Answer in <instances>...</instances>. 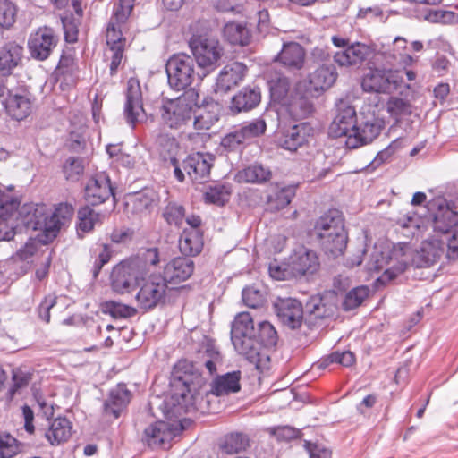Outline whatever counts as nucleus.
Masks as SVG:
<instances>
[{
    "label": "nucleus",
    "instance_id": "53",
    "mask_svg": "<svg viewBox=\"0 0 458 458\" xmlns=\"http://www.w3.org/2000/svg\"><path fill=\"white\" fill-rule=\"evenodd\" d=\"M231 194L230 188L226 185L216 184L210 186L205 193L207 202L223 206L229 200Z\"/></svg>",
    "mask_w": 458,
    "mask_h": 458
},
{
    "label": "nucleus",
    "instance_id": "20",
    "mask_svg": "<svg viewBox=\"0 0 458 458\" xmlns=\"http://www.w3.org/2000/svg\"><path fill=\"white\" fill-rule=\"evenodd\" d=\"M446 242L444 239L431 237L422 242L420 251L412 259L417 267H428L437 263L446 251Z\"/></svg>",
    "mask_w": 458,
    "mask_h": 458
},
{
    "label": "nucleus",
    "instance_id": "28",
    "mask_svg": "<svg viewBox=\"0 0 458 458\" xmlns=\"http://www.w3.org/2000/svg\"><path fill=\"white\" fill-rule=\"evenodd\" d=\"M312 131V127L307 123L295 124L283 134L281 146L287 150L295 151L308 142Z\"/></svg>",
    "mask_w": 458,
    "mask_h": 458
},
{
    "label": "nucleus",
    "instance_id": "3",
    "mask_svg": "<svg viewBox=\"0 0 458 458\" xmlns=\"http://www.w3.org/2000/svg\"><path fill=\"white\" fill-rule=\"evenodd\" d=\"M157 248L146 250L141 256L123 261L116 266L112 273V287L119 293L131 292L144 281L149 267L159 262Z\"/></svg>",
    "mask_w": 458,
    "mask_h": 458
},
{
    "label": "nucleus",
    "instance_id": "54",
    "mask_svg": "<svg viewBox=\"0 0 458 458\" xmlns=\"http://www.w3.org/2000/svg\"><path fill=\"white\" fill-rule=\"evenodd\" d=\"M369 289L366 285L354 287L345 293V311L358 308L369 296Z\"/></svg>",
    "mask_w": 458,
    "mask_h": 458
},
{
    "label": "nucleus",
    "instance_id": "24",
    "mask_svg": "<svg viewBox=\"0 0 458 458\" xmlns=\"http://www.w3.org/2000/svg\"><path fill=\"white\" fill-rule=\"evenodd\" d=\"M318 265L317 254L305 247L296 249L289 259V267L293 277H299L307 273L312 274L318 269Z\"/></svg>",
    "mask_w": 458,
    "mask_h": 458
},
{
    "label": "nucleus",
    "instance_id": "13",
    "mask_svg": "<svg viewBox=\"0 0 458 458\" xmlns=\"http://www.w3.org/2000/svg\"><path fill=\"white\" fill-rule=\"evenodd\" d=\"M437 210L431 215L432 237L445 242L458 222V213L454 211L445 199H438L432 204Z\"/></svg>",
    "mask_w": 458,
    "mask_h": 458
},
{
    "label": "nucleus",
    "instance_id": "60",
    "mask_svg": "<svg viewBox=\"0 0 458 458\" xmlns=\"http://www.w3.org/2000/svg\"><path fill=\"white\" fill-rule=\"evenodd\" d=\"M38 239H31L30 240L25 246L18 250L17 256L22 260H28L32 256L36 255L38 252L39 248L42 247V244H46L48 242H45L46 235L42 233V235H38Z\"/></svg>",
    "mask_w": 458,
    "mask_h": 458
},
{
    "label": "nucleus",
    "instance_id": "56",
    "mask_svg": "<svg viewBox=\"0 0 458 458\" xmlns=\"http://www.w3.org/2000/svg\"><path fill=\"white\" fill-rule=\"evenodd\" d=\"M425 19L434 23L455 24L458 23V13L448 10H430Z\"/></svg>",
    "mask_w": 458,
    "mask_h": 458
},
{
    "label": "nucleus",
    "instance_id": "39",
    "mask_svg": "<svg viewBox=\"0 0 458 458\" xmlns=\"http://www.w3.org/2000/svg\"><path fill=\"white\" fill-rule=\"evenodd\" d=\"M203 248L202 236L199 230H184L179 240L181 252L187 256L198 255Z\"/></svg>",
    "mask_w": 458,
    "mask_h": 458
},
{
    "label": "nucleus",
    "instance_id": "32",
    "mask_svg": "<svg viewBox=\"0 0 458 458\" xmlns=\"http://www.w3.org/2000/svg\"><path fill=\"white\" fill-rule=\"evenodd\" d=\"M260 99L261 93L259 88L245 87L232 98L230 109L235 114L247 112L255 108Z\"/></svg>",
    "mask_w": 458,
    "mask_h": 458
},
{
    "label": "nucleus",
    "instance_id": "1",
    "mask_svg": "<svg viewBox=\"0 0 458 458\" xmlns=\"http://www.w3.org/2000/svg\"><path fill=\"white\" fill-rule=\"evenodd\" d=\"M221 363L222 356L213 344L208 343L202 346L198 352L194 363L191 364L190 369L179 377V381L182 385V389L177 394L182 399L180 403L185 407L196 406L201 389L207 381L200 369L205 368L211 376L216 372L217 365Z\"/></svg>",
    "mask_w": 458,
    "mask_h": 458
},
{
    "label": "nucleus",
    "instance_id": "58",
    "mask_svg": "<svg viewBox=\"0 0 458 458\" xmlns=\"http://www.w3.org/2000/svg\"><path fill=\"white\" fill-rule=\"evenodd\" d=\"M63 169L67 180L77 181L84 170L83 160L80 157H69Z\"/></svg>",
    "mask_w": 458,
    "mask_h": 458
},
{
    "label": "nucleus",
    "instance_id": "61",
    "mask_svg": "<svg viewBox=\"0 0 458 458\" xmlns=\"http://www.w3.org/2000/svg\"><path fill=\"white\" fill-rule=\"evenodd\" d=\"M16 8L8 0H0V26L9 28L15 21Z\"/></svg>",
    "mask_w": 458,
    "mask_h": 458
},
{
    "label": "nucleus",
    "instance_id": "10",
    "mask_svg": "<svg viewBox=\"0 0 458 458\" xmlns=\"http://www.w3.org/2000/svg\"><path fill=\"white\" fill-rule=\"evenodd\" d=\"M355 114L352 106H345V118L352 117ZM345 125H347L346 120ZM384 125L383 120L373 116L360 122L356 121L351 130L345 126V148L354 149L370 143L379 135Z\"/></svg>",
    "mask_w": 458,
    "mask_h": 458
},
{
    "label": "nucleus",
    "instance_id": "48",
    "mask_svg": "<svg viewBox=\"0 0 458 458\" xmlns=\"http://www.w3.org/2000/svg\"><path fill=\"white\" fill-rule=\"evenodd\" d=\"M163 217L170 226L179 230L185 218V208L176 202H169L163 210Z\"/></svg>",
    "mask_w": 458,
    "mask_h": 458
},
{
    "label": "nucleus",
    "instance_id": "36",
    "mask_svg": "<svg viewBox=\"0 0 458 458\" xmlns=\"http://www.w3.org/2000/svg\"><path fill=\"white\" fill-rule=\"evenodd\" d=\"M389 84L386 71L380 69H369L361 80V88L366 92H385Z\"/></svg>",
    "mask_w": 458,
    "mask_h": 458
},
{
    "label": "nucleus",
    "instance_id": "45",
    "mask_svg": "<svg viewBox=\"0 0 458 458\" xmlns=\"http://www.w3.org/2000/svg\"><path fill=\"white\" fill-rule=\"evenodd\" d=\"M154 202V192L146 190L128 196L126 208L131 212L140 214L148 210Z\"/></svg>",
    "mask_w": 458,
    "mask_h": 458
},
{
    "label": "nucleus",
    "instance_id": "9",
    "mask_svg": "<svg viewBox=\"0 0 458 458\" xmlns=\"http://www.w3.org/2000/svg\"><path fill=\"white\" fill-rule=\"evenodd\" d=\"M197 94L187 91L175 99L167 100L160 107L163 123L171 129H182L188 125L193 117V109L197 106Z\"/></svg>",
    "mask_w": 458,
    "mask_h": 458
},
{
    "label": "nucleus",
    "instance_id": "8",
    "mask_svg": "<svg viewBox=\"0 0 458 458\" xmlns=\"http://www.w3.org/2000/svg\"><path fill=\"white\" fill-rule=\"evenodd\" d=\"M193 58L206 76L219 65L225 50L220 41L210 35H193L189 40Z\"/></svg>",
    "mask_w": 458,
    "mask_h": 458
},
{
    "label": "nucleus",
    "instance_id": "2",
    "mask_svg": "<svg viewBox=\"0 0 458 458\" xmlns=\"http://www.w3.org/2000/svg\"><path fill=\"white\" fill-rule=\"evenodd\" d=\"M73 214L74 208L67 202L59 203L50 213L44 204H24L20 211L22 224L29 229L44 233L45 242H52L61 228L70 223Z\"/></svg>",
    "mask_w": 458,
    "mask_h": 458
},
{
    "label": "nucleus",
    "instance_id": "6",
    "mask_svg": "<svg viewBox=\"0 0 458 458\" xmlns=\"http://www.w3.org/2000/svg\"><path fill=\"white\" fill-rule=\"evenodd\" d=\"M165 72L168 84L178 91L186 89L206 77L200 69L196 70L194 58L184 53L173 55L166 62Z\"/></svg>",
    "mask_w": 458,
    "mask_h": 458
},
{
    "label": "nucleus",
    "instance_id": "57",
    "mask_svg": "<svg viewBox=\"0 0 458 458\" xmlns=\"http://www.w3.org/2000/svg\"><path fill=\"white\" fill-rule=\"evenodd\" d=\"M19 451L17 440L6 432H0V458H12Z\"/></svg>",
    "mask_w": 458,
    "mask_h": 458
},
{
    "label": "nucleus",
    "instance_id": "29",
    "mask_svg": "<svg viewBox=\"0 0 458 458\" xmlns=\"http://www.w3.org/2000/svg\"><path fill=\"white\" fill-rule=\"evenodd\" d=\"M245 72L246 66L242 63L234 62L225 65L217 77L216 90H230L242 81Z\"/></svg>",
    "mask_w": 458,
    "mask_h": 458
},
{
    "label": "nucleus",
    "instance_id": "34",
    "mask_svg": "<svg viewBox=\"0 0 458 458\" xmlns=\"http://www.w3.org/2000/svg\"><path fill=\"white\" fill-rule=\"evenodd\" d=\"M220 106L212 102L203 107H199L195 113L193 111V127L197 131L210 130L219 120Z\"/></svg>",
    "mask_w": 458,
    "mask_h": 458
},
{
    "label": "nucleus",
    "instance_id": "38",
    "mask_svg": "<svg viewBox=\"0 0 458 458\" xmlns=\"http://www.w3.org/2000/svg\"><path fill=\"white\" fill-rule=\"evenodd\" d=\"M23 49L16 43L5 44L0 48V71L9 72L21 61Z\"/></svg>",
    "mask_w": 458,
    "mask_h": 458
},
{
    "label": "nucleus",
    "instance_id": "64",
    "mask_svg": "<svg viewBox=\"0 0 458 458\" xmlns=\"http://www.w3.org/2000/svg\"><path fill=\"white\" fill-rule=\"evenodd\" d=\"M95 252L97 253V257L94 261L92 274L93 277L97 278L103 266L109 261L111 258V252L106 244L101 245L99 250H96Z\"/></svg>",
    "mask_w": 458,
    "mask_h": 458
},
{
    "label": "nucleus",
    "instance_id": "19",
    "mask_svg": "<svg viewBox=\"0 0 458 458\" xmlns=\"http://www.w3.org/2000/svg\"><path fill=\"white\" fill-rule=\"evenodd\" d=\"M212 161L211 156L196 153L190 155L179 165L193 182L203 183L209 178Z\"/></svg>",
    "mask_w": 458,
    "mask_h": 458
},
{
    "label": "nucleus",
    "instance_id": "5",
    "mask_svg": "<svg viewBox=\"0 0 458 458\" xmlns=\"http://www.w3.org/2000/svg\"><path fill=\"white\" fill-rule=\"evenodd\" d=\"M409 260L403 247L394 246L389 249L375 246L367 263V269L369 272H379L384 269L379 280L391 281L406 270Z\"/></svg>",
    "mask_w": 458,
    "mask_h": 458
},
{
    "label": "nucleus",
    "instance_id": "33",
    "mask_svg": "<svg viewBox=\"0 0 458 458\" xmlns=\"http://www.w3.org/2000/svg\"><path fill=\"white\" fill-rule=\"evenodd\" d=\"M5 108L13 119L21 121L31 114V98L29 94L10 95L5 101Z\"/></svg>",
    "mask_w": 458,
    "mask_h": 458
},
{
    "label": "nucleus",
    "instance_id": "42",
    "mask_svg": "<svg viewBox=\"0 0 458 458\" xmlns=\"http://www.w3.org/2000/svg\"><path fill=\"white\" fill-rule=\"evenodd\" d=\"M224 35L233 45L246 46L250 41V33L248 28L240 22H228L224 27Z\"/></svg>",
    "mask_w": 458,
    "mask_h": 458
},
{
    "label": "nucleus",
    "instance_id": "35",
    "mask_svg": "<svg viewBox=\"0 0 458 458\" xmlns=\"http://www.w3.org/2000/svg\"><path fill=\"white\" fill-rule=\"evenodd\" d=\"M231 340L239 354L244 356L250 362L259 361L261 346L257 339V335L231 336Z\"/></svg>",
    "mask_w": 458,
    "mask_h": 458
},
{
    "label": "nucleus",
    "instance_id": "43",
    "mask_svg": "<svg viewBox=\"0 0 458 458\" xmlns=\"http://www.w3.org/2000/svg\"><path fill=\"white\" fill-rule=\"evenodd\" d=\"M371 55V48L363 43L354 42L349 45L345 39V66L360 65Z\"/></svg>",
    "mask_w": 458,
    "mask_h": 458
},
{
    "label": "nucleus",
    "instance_id": "63",
    "mask_svg": "<svg viewBox=\"0 0 458 458\" xmlns=\"http://www.w3.org/2000/svg\"><path fill=\"white\" fill-rule=\"evenodd\" d=\"M246 140L244 139V136L242 135V131L239 128L233 130V131L227 133L221 141V145L232 151L235 150L238 147L242 145Z\"/></svg>",
    "mask_w": 458,
    "mask_h": 458
},
{
    "label": "nucleus",
    "instance_id": "27",
    "mask_svg": "<svg viewBox=\"0 0 458 458\" xmlns=\"http://www.w3.org/2000/svg\"><path fill=\"white\" fill-rule=\"evenodd\" d=\"M131 400V393L124 384H118L110 391L109 397L104 403V414L112 416L113 419L119 418L122 411L127 406Z\"/></svg>",
    "mask_w": 458,
    "mask_h": 458
},
{
    "label": "nucleus",
    "instance_id": "22",
    "mask_svg": "<svg viewBox=\"0 0 458 458\" xmlns=\"http://www.w3.org/2000/svg\"><path fill=\"white\" fill-rule=\"evenodd\" d=\"M114 194L109 177L98 174L91 177L85 187V199L90 205H99Z\"/></svg>",
    "mask_w": 458,
    "mask_h": 458
},
{
    "label": "nucleus",
    "instance_id": "40",
    "mask_svg": "<svg viewBox=\"0 0 458 458\" xmlns=\"http://www.w3.org/2000/svg\"><path fill=\"white\" fill-rule=\"evenodd\" d=\"M268 86L272 100L285 106L290 99L288 98L291 87L290 79L285 75L279 74L268 81Z\"/></svg>",
    "mask_w": 458,
    "mask_h": 458
},
{
    "label": "nucleus",
    "instance_id": "31",
    "mask_svg": "<svg viewBox=\"0 0 458 458\" xmlns=\"http://www.w3.org/2000/svg\"><path fill=\"white\" fill-rule=\"evenodd\" d=\"M240 380L241 371L239 370L217 376L211 382L210 389L207 391L206 394L222 396L228 395L232 393H237L241 389Z\"/></svg>",
    "mask_w": 458,
    "mask_h": 458
},
{
    "label": "nucleus",
    "instance_id": "17",
    "mask_svg": "<svg viewBox=\"0 0 458 458\" xmlns=\"http://www.w3.org/2000/svg\"><path fill=\"white\" fill-rule=\"evenodd\" d=\"M20 199L16 196H9L2 194L0 196V241H10L15 235V228L13 224H10L9 220L16 216V218L22 216L20 215Z\"/></svg>",
    "mask_w": 458,
    "mask_h": 458
},
{
    "label": "nucleus",
    "instance_id": "23",
    "mask_svg": "<svg viewBox=\"0 0 458 458\" xmlns=\"http://www.w3.org/2000/svg\"><path fill=\"white\" fill-rule=\"evenodd\" d=\"M194 262L188 257H177L166 264L162 277L168 284H177L186 281L194 271Z\"/></svg>",
    "mask_w": 458,
    "mask_h": 458
},
{
    "label": "nucleus",
    "instance_id": "46",
    "mask_svg": "<svg viewBox=\"0 0 458 458\" xmlns=\"http://www.w3.org/2000/svg\"><path fill=\"white\" fill-rule=\"evenodd\" d=\"M252 317L249 312L239 313L232 323L231 336L256 335Z\"/></svg>",
    "mask_w": 458,
    "mask_h": 458
},
{
    "label": "nucleus",
    "instance_id": "62",
    "mask_svg": "<svg viewBox=\"0 0 458 458\" xmlns=\"http://www.w3.org/2000/svg\"><path fill=\"white\" fill-rule=\"evenodd\" d=\"M268 432L279 441H290L298 437L300 431L290 426L269 428Z\"/></svg>",
    "mask_w": 458,
    "mask_h": 458
},
{
    "label": "nucleus",
    "instance_id": "14",
    "mask_svg": "<svg viewBox=\"0 0 458 458\" xmlns=\"http://www.w3.org/2000/svg\"><path fill=\"white\" fill-rule=\"evenodd\" d=\"M123 114L126 122L132 127L146 119L141 88L135 78H130L127 81Z\"/></svg>",
    "mask_w": 458,
    "mask_h": 458
},
{
    "label": "nucleus",
    "instance_id": "7",
    "mask_svg": "<svg viewBox=\"0 0 458 458\" xmlns=\"http://www.w3.org/2000/svg\"><path fill=\"white\" fill-rule=\"evenodd\" d=\"M339 304H344V287L341 276L335 277L333 288L321 296L310 297L304 308L305 320L312 323L313 318H333L337 315Z\"/></svg>",
    "mask_w": 458,
    "mask_h": 458
},
{
    "label": "nucleus",
    "instance_id": "26",
    "mask_svg": "<svg viewBox=\"0 0 458 458\" xmlns=\"http://www.w3.org/2000/svg\"><path fill=\"white\" fill-rule=\"evenodd\" d=\"M318 98V96H310L308 93L299 91V83L296 82L293 96L285 106H288L289 112L293 117L302 119L313 114L315 111L314 99Z\"/></svg>",
    "mask_w": 458,
    "mask_h": 458
},
{
    "label": "nucleus",
    "instance_id": "41",
    "mask_svg": "<svg viewBox=\"0 0 458 458\" xmlns=\"http://www.w3.org/2000/svg\"><path fill=\"white\" fill-rule=\"evenodd\" d=\"M71 431V422L65 418H57L51 422L46 437L52 445L60 444L70 437Z\"/></svg>",
    "mask_w": 458,
    "mask_h": 458
},
{
    "label": "nucleus",
    "instance_id": "52",
    "mask_svg": "<svg viewBox=\"0 0 458 458\" xmlns=\"http://www.w3.org/2000/svg\"><path fill=\"white\" fill-rule=\"evenodd\" d=\"M134 6V0H118L114 4L113 14L110 21L117 25H124L129 19Z\"/></svg>",
    "mask_w": 458,
    "mask_h": 458
},
{
    "label": "nucleus",
    "instance_id": "59",
    "mask_svg": "<svg viewBox=\"0 0 458 458\" xmlns=\"http://www.w3.org/2000/svg\"><path fill=\"white\" fill-rule=\"evenodd\" d=\"M242 300L247 306L258 308L266 301V295L256 287L249 286L242 290Z\"/></svg>",
    "mask_w": 458,
    "mask_h": 458
},
{
    "label": "nucleus",
    "instance_id": "30",
    "mask_svg": "<svg viewBox=\"0 0 458 458\" xmlns=\"http://www.w3.org/2000/svg\"><path fill=\"white\" fill-rule=\"evenodd\" d=\"M160 155L165 160L169 159L171 165L174 166V174L179 182L184 181V174L179 165L178 160L175 156L179 150V144L175 138L168 134H160L157 140Z\"/></svg>",
    "mask_w": 458,
    "mask_h": 458
},
{
    "label": "nucleus",
    "instance_id": "49",
    "mask_svg": "<svg viewBox=\"0 0 458 458\" xmlns=\"http://www.w3.org/2000/svg\"><path fill=\"white\" fill-rule=\"evenodd\" d=\"M249 446V438L242 433H232L225 437L221 445L222 450L228 454H237L244 451Z\"/></svg>",
    "mask_w": 458,
    "mask_h": 458
},
{
    "label": "nucleus",
    "instance_id": "47",
    "mask_svg": "<svg viewBox=\"0 0 458 458\" xmlns=\"http://www.w3.org/2000/svg\"><path fill=\"white\" fill-rule=\"evenodd\" d=\"M294 196L295 187L293 185L286 186L276 191L274 194L268 195L267 204L270 208L280 210L289 205Z\"/></svg>",
    "mask_w": 458,
    "mask_h": 458
},
{
    "label": "nucleus",
    "instance_id": "4",
    "mask_svg": "<svg viewBox=\"0 0 458 458\" xmlns=\"http://www.w3.org/2000/svg\"><path fill=\"white\" fill-rule=\"evenodd\" d=\"M314 230L322 241L325 251L333 258L344 253V216L338 209H330L316 222Z\"/></svg>",
    "mask_w": 458,
    "mask_h": 458
},
{
    "label": "nucleus",
    "instance_id": "15",
    "mask_svg": "<svg viewBox=\"0 0 458 458\" xmlns=\"http://www.w3.org/2000/svg\"><path fill=\"white\" fill-rule=\"evenodd\" d=\"M167 288L161 275H152L140 286L136 299L142 309H153L164 300Z\"/></svg>",
    "mask_w": 458,
    "mask_h": 458
},
{
    "label": "nucleus",
    "instance_id": "16",
    "mask_svg": "<svg viewBox=\"0 0 458 458\" xmlns=\"http://www.w3.org/2000/svg\"><path fill=\"white\" fill-rule=\"evenodd\" d=\"M123 26L109 21L106 28V38L107 47L105 50V56L111 59V75L116 73L123 56L125 38L122 31Z\"/></svg>",
    "mask_w": 458,
    "mask_h": 458
},
{
    "label": "nucleus",
    "instance_id": "11",
    "mask_svg": "<svg viewBox=\"0 0 458 458\" xmlns=\"http://www.w3.org/2000/svg\"><path fill=\"white\" fill-rule=\"evenodd\" d=\"M337 72L334 65H321L306 78L297 81L299 91L310 96H322L335 82Z\"/></svg>",
    "mask_w": 458,
    "mask_h": 458
},
{
    "label": "nucleus",
    "instance_id": "50",
    "mask_svg": "<svg viewBox=\"0 0 458 458\" xmlns=\"http://www.w3.org/2000/svg\"><path fill=\"white\" fill-rule=\"evenodd\" d=\"M101 310L103 313L108 314L115 319L127 318L134 316L136 313L134 308L114 301H108L102 303Z\"/></svg>",
    "mask_w": 458,
    "mask_h": 458
},
{
    "label": "nucleus",
    "instance_id": "21",
    "mask_svg": "<svg viewBox=\"0 0 458 458\" xmlns=\"http://www.w3.org/2000/svg\"><path fill=\"white\" fill-rule=\"evenodd\" d=\"M182 429L179 424L157 421L145 429V440L149 446L165 447Z\"/></svg>",
    "mask_w": 458,
    "mask_h": 458
},
{
    "label": "nucleus",
    "instance_id": "37",
    "mask_svg": "<svg viewBox=\"0 0 458 458\" xmlns=\"http://www.w3.org/2000/svg\"><path fill=\"white\" fill-rule=\"evenodd\" d=\"M237 177L239 182L262 184L271 179L272 171L267 166L255 163L240 171Z\"/></svg>",
    "mask_w": 458,
    "mask_h": 458
},
{
    "label": "nucleus",
    "instance_id": "25",
    "mask_svg": "<svg viewBox=\"0 0 458 458\" xmlns=\"http://www.w3.org/2000/svg\"><path fill=\"white\" fill-rule=\"evenodd\" d=\"M305 58L306 53L301 44L291 41L283 44L274 60L289 71H300L304 67Z\"/></svg>",
    "mask_w": 458,
    "mask_h": 458
},
{
    "label": "nucleus",
    "instance_id": "55",
    "mask_svg": "<svg viewBox=\"0 0 458 458\" xmlns=\"http://www.w3.org/2000/svg\"><path fill=\"white\" fill-rule=\"evenodd\" d=\"M267 115L268 113L265 114L261 118L253 120L239 128L246 140L258 137L265 132L267 127L265 118Z\"/></svg>",
    "mask_w": 458,
    "mask_h": 458
},
{
    "label": "nucleus",
    "instance_id": "18",
    "mask_svg": "<svg viewBox=\"0 0 458 458\" xmlns=\"http://www.w3.org/2000/svg\"><path fill=\"white\" fill-rule=\"evenodd\" d=\"M274 312L278 319L292 329L299 327L304 318V310L295 299H277L273 304Z\"/></svg>",
    "mask_w": 458,
    "mask_h": 458
},
{
    "label": "nucleus",
    "instance_id": "44",
    "mask_svg": "<svg viewBox=\"0 0 458 458\" xmlns=\"http://www.w3.org/2000/svg\"><path fill=\"white\" fill-rule=\"evenodd\" d=\"M103 216L99 213L95 212L94 209L89 208V206L82 207L78 211V225H77V233L82 238L83 235L81 234L82 233H89L93 230L94 226L98 224L102 223Z\"/></svg>",
    "mask_w": 458,
    "mask_h": 458
},
{
    "label": "nucleus",
    "instance_id": "51",
    "mask_svg": "<svg viewBox=\"0 0 458 458\" xmlns=\"http://www.w3.org/2000/svg\"><path fill=\"white\" fill-rule=\"evenodd\" d=\"M257 339L260 346L271 348L276 346L278 336L275 327L267 321H261L258 324Z\"/></svg>",
    "mask_w": 458,
    "mask_h": 458
},
{
    "label": "nucleus",
    "instance_id": "12",
    "mask_svg": "<svg viewBox=\"0 0 458 458\" xmlns=\"http://www.w3.org/2000/svg\"><path fill=\"white\" fill-rule=\"evenodd\" d=\"M59 37L50 27H40L28 39L30 56L38 61L47 60L56 48Z\"/></svg>",
    "mask_w": 458,
    "mask_h": 458
}]
</instances>
